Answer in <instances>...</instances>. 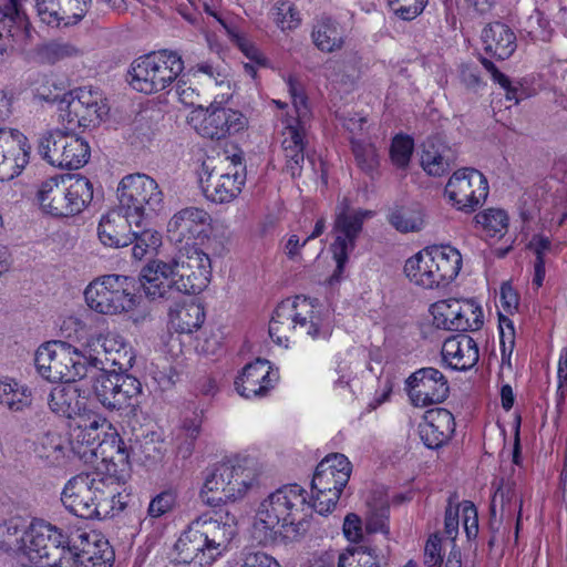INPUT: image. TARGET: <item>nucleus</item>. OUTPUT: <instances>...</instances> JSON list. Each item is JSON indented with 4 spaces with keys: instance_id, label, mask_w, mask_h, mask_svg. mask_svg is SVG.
<instances>
[{
    "instance_id": "obj_1",
    "label": "nucleus",
    "mask_w": 567,
    "mask_h": 567,
    "mask_svg": "<svg viewBox=\"0 0 567 567\" xmlns=\"http://www.w3.org/2000/svg\"><path fill=\"white\" fill-rule=\"evenodd\" d=\"M313 511V503L303 487L284 485L259 503L251 535L265 547L286 546L306 535Z\"/></svg>"
},
{
    "instance_id": "obj_2",
    "label": "nucleus",
    "mask_w": 567,
    "mask_h": 567,
    "mask_svg": "<svg viewBox=\"0 0 567 567\" xmlns=\"http://www.w3.org/2000/svg\"><path fill=\"white\" fill-rule=\"evenodd\" d=\"M212 278V260L196 246L181 248L169 260L150 261L142 270V287L151 299L164 298L175 289L186 295L205 290Z\"/></svg>"
},
{
    "instance_id": "obj_3",
    "label": "nucleus",
    "mask_w": 567,
    "mask_h": 567,
    "mask_svg": "<svg viewBox=\"0 0 567 567\" xmlns=\"http://www.w3.org/2000/svg\"><path fill=\"white\" fill-rule=\"evenodd\" d=\"M123 484L118 476L102 471L79 474L65 484L61 501L78 517L105 519L124 509Z\"/></svg>"
},
{
    "instance_id": "obj_4",
    "label": "nucleus",
    "mask_w": 567,
    "mask_h": 567,
    "mask_svg": "<svg viewBox=\"0 0 567 567\" xmlns=\"http://www.w3.org/2000/svg\"><path fill=\"white\" fill-rule=\"evenodd\" d=\"M237 535V519L229 512L204 514L194 519L179 536L175 550L179 561L210 566L228 550Z\"/></svg>"
},
{
    "instance_id": "obj_5",
    "label": "nucleus",
    "mask_w": 567,
    "mask_h": 567,
    "mask_svg": "<svg viewBox=\"0 0 567 567\" xmlns=\"http://www.w3.org/2000/svg\"><path fill=\"white\" fill-rule=\"evenodd\" d=\"M259 468L251 457H237L208 468L199 497L208 506H220L244 498L258 482Z\"/></svg>"
},
{
    "instance_id": "obj_6",
    "label": "nucleus",
    "mask_w": 567,
    "mask_h": 567,
    "mask_svg": "<svg viewBox=\"0 0 567 567\" xmlns=\"http://www.w3.org/2000/svg\"><path fill=\"white\" fill-rule=\"evenodd\" d=\"M300 331L313 340H327L332 332L328 313L306 297L284 301L269 322V336L279 346L288 347L293 332Z\"/></svg>"
},
{
    "instance_id": "obj_7",
    "label": "nucleus",
    "mask_w": 567,
    "mask_h": 567,
    "mask_svg": "<svg viewBox=\"0 0 567 567\" xmlns=\"http://www.w3.org/2000/svg\"><path fill=\"white\" fill-rule=\"evenodd\" d=\"M56 527L17 516L0 523V550L21 555L37 567H49Z\"/></svg>"
},
{
    "instance_id": "obj_8",
    "label": "nucleus",
    "mask_w": 567,
    "mask_h": 567,
    "mask_svg": "<svg viewBox=\"0 0 567 567\" xmlns=\"http://www.w3.org/2000/svg\"><path fill=\"white\" fill-rule=\"evenodd\" d=\"M120 443V436L112 423L92 410L70 424L71 452L85 463H93L99 457L103 461L113 458V451L123 458L124 449Z\"/></svg>"
},
{
    "instance_id": "obj_9",
    "label": "nucleus",
    "mask_w": 567,
    "mask_h": 567,
    "mask_svg": "<svg viewBox=\"0 0 567 567\" xmlns=\"http://www.w3.org/2000/svg\"><path fill=\"white\" fill-rule=\"evenodd\" d=\"M93 198V185L82 175H55L41 182L35 193L40 210L54 218L81 214Z\"/></svg>"
},
{
    "instance_id": "obj_10",
    "label": "nucleus",
    "mask_w": 567,
    "mask_h": 567,
    "mask_svg": "<svg viewBox=\"0 0 567 567\" xmlns=\"http://www.w3.org/2000/svg\"><path fill=\"white\" fill-rule=\"evenodd\" d=\"M49 567H110L114 551L104 536L95 530H76L64 536L56 528Z\"/></svg>"
},
{
    "instance_id": "obj_11",
    "label": "nucleus",
    "mask_w": 567,
    "mask_h": 567,
    "mask_svg": "<svg viewBox=\"0 0 567 567\" xmlns=\"http://www.w3.org/2000/svg\"><path fill=\"white\" fill-rule=\"evenodd\" d=\"M462 267V256L449 245L432 246L410 257L404 274L411 282L425 289L446 285L456 278Z\"/></svg>"
},
{
    "instance_id": "obj_12",
    "label": "nucleus",
    "mask_w": 567,
    "mask_h": 567,
    "mask_svg": "<svg viewBox=\"0 0 567 567\" xmlns=\"http://www.w3.org/2000/svg\"><path fill=\"white\" fill-rule=\"evenodd\" d=\"M87 307L104 316H130L141 302L133 280L122 275H105L92 280L84 290Z\"/></svg>"
},
{
    "instance_id": "obj_13",
    "label": "nucleus",
    "mask_w": 567,
    "mask_h": 567,
    "mask_svg": "<svg viewBox=\"0 0 567 567\" xmlns=\"http://www.w3.org/2000/svg\"><path fill=\"white\" fill-rule=\"evenodd\" d=\"M184 70L181 54L159 50L135 59L130 68V85L133 90L154 94L168 87Z\"/></svg>"
},
{
    "instance_id": "obj_14",
    "label": "nucleus",
    "mask_w": 567,
    "mask_h": 567,
    "mask_svg": "<svg viewBox=\"0 0 567 567\" xmlns=\"http://www.w3.org/2000/svg\"><path fill=\"white\" fill-rule=\"evenodd\" d=\"M38 373L50 382L75 381L87 375L84 349L78 350L64 341L41 344L34 354Z\"/></svg>"
},
{
    "instance_id": "obj_15",
    "label": "nucleus",
    "mask_w": 567,
    "mask_h": 567,
    "mask_svg": "<svg viewBox=\"0 0 567 567\" xmlns=\"http://www.w3.org/2000/svg\"><path fill=\"white\" fill-rule=\"evenodd\" d=\"M351 463L343 454L326 456L317 466L311 481V501L320 515L331 513L349 482Z\"/></svg>"
},
{
    "instance_id": "obj_16",
    "label": "nucleus",
    "mask_w": 567,
    "mask_h": 567,
    "mask_svg": "<svg viewBox=\"0 0 567 567\" xmlns=\"http://www.w3.org/2000/svg\"><path fill=\"white\" fill-rule=\"evenodd\" d=\"M118 206L133 217L135 227L141 228L144 220L163 204V192L157 182L145 174H132L122 178L117 186Z\"/></svg>"
},
{
    "instance_id": "obj_17",
    "label": "nucleus",
    "mask_w": 567,
    "mask_h": 567,
    "mask_svg": "<svg viewBox=\"0 0 567 567\" xmlns=\"http://www.w3.org/2000/svg\"><path fill=\"white\" fill-rule=\"evenodd\" d=\"M58 112L64 130L74 131L97 125L109 113V107L99 90L78 87L63 95Z\"/></svg>"
},
{
    "instance_id": "obj_18",
    "label": "nucleus",
    "mask_w": 567,
    "mask_h": 567,
    "mask_svg": "<svg viewBox=\"0 0 567 567\" xmlns=\"http://www.w3.org/2000/svg\"><path fill=\"white\" fill-rule=\"evenodd\" d=\"M73 131L60 128L47 131L38 140V152L52 166L79 169L90 159L89 143Z\"/></svg>"
},
{
    "instance_id": "obj_19",
    "label": "nucleus",
    "mask_w": 567,
    "mask_h": 567,
    "mask_svg": "<svg viewBox=\"0 0 567 567\" xmlns=\"http://www.w3.org/2000/svg\"><path fill=\"white\" fill-rule=\"evenodd\" d=\"M296 117L286 118L282 131V151L287 159V167L292 176L299 175L305 161V148L308 143L307 132L310 121V109L303 94L297 92L296 83L288 82Z\"/></svg>"
},
{
    "instance_id": "obj_20",
    "label": "nucleus",
    "mask_w": 567,
    "mask_h": 567,
    "mask_svg": "<svg viewBox=\"0 0 567 567\" xmlns=\"http://www.w3.org/2000/svg\"><path fill=\"white\" fill-rule=\"evenodd\" d=\"M87 371L96 369L107 373V369L128 370L133 367L135 354L124 337L115 332L100 333L90 337L84 344Z\"/></svg>"
},
{
    "instance_id": "obj_21",
    "label": "nucleus",
    "mask_w": 567,
    "mask_h": 567,
    "mask_svg": "<svg viewBox=\"0 0 567 567\" xmlns=\"http://www.w3.org/2000/svg\"><path fill=\"white\" fill-rule=\"evenodd\" d=\"M373 215L372 210L351 207L347 199L338 204L332 227L333 243L331 244L338 274L342 272L349 255L354 250L364 221L372 218Z\"/></svg>"
},
{
    "instance_id": "obj_22",
    "label": "nucleus",
    "mask_w": 567,
    "mask_h": 567,
    "mask_svg": "<svg viewBox=\"0 0 567 567\" xmlns=\"http://www.w3.org/2000/svg\"><path fill=\"white\" fill-rule=\"evenodd\" d=\"M93 392L107 410H135L142 396V383L135 377L111 371L95 377Z\"/></svg>"
},
{
    "instance_id": "obj_23",
    "label": "nucleus",
    "mask_w": 567,
    "mask_h": 567,
    "mask_svg": "<svg viewBox=\"0 0 567 567\" xmlns=\"http://www.w3.org/2000/svg\"><path fill=\"white\" fill-rule=\"evenodd\" d=\"M188 123L203 137L223 140L243 131L248 121L239 111L212 103L192 111Z\"/></svg>"
},
{
    "instance_id": "obj_24",
    "label": "nucleus",
    "mask_w": 567,
    "mask_h": 567,
    "mask_svg": "<svg viewBox=\"0 0 567 567\" xmlns=\"http://www.w3.org/2000/svg\"><path fill=\"white\" fill-rule=\"evenodd\" d=\"M488 182L475 168H461L453 173L445 186L450 203L461 212L472 213L488 196Z\"/></svg>"
},
{
    "instance_id": "obj_25",
    "label": "nucleus",
    "mask_w": 567,
    "mask_h": 567,
    "mask_svg": "<svg viewBox=\"0 0 567 567\" xmlns=\"http://www.w3.org/2000/svg\"><path fill=\"white\" fill-rule=\"evenodd\" d=\"M199 185L207 200L215 204L230 203L241 193L245 175L233 164L226 168L203 164Z\"/></svg>"
},
{
    "instance_id": "obj_26",
    "label": "nucleus",
    "mask_w": 567,
    "mask_h": 567,
    "mask_svg": "<svg viewBox=\"0 0 567 567\" xmlns=\"http://www.w3.org/2000/svg\"><path fill=\"white\" fill-rule=\"evenodd\" d=\"M406 391L414 406L423 408L443 402L450 392L445 375L435 368H421L406 379Z\"/></svg>"
},
{
    "instance_id": "obj_27",
    "label": "nucleus",
    "mask_w": 567,
    "mask_h": 567,
    "mask_svg": "<svg viewBox=\"0 0 567 567\" xmlns=\"http://www.w3.org/2000/svg\"><path fill=\"white\" fill-rule=\"evenodd\" d=\"M31 146L18 130L0 128V182L21 174L30 159Z\"/></svg>"
},
{
    "instance_id": "obj_28",
    "label": "nucleus",
    "mask_w": 567,
    "mask_h": 567,
    "mask_svg": "<svg viewBox=\"0 0 567 567\" xmlns=\"http://www.w3.org/2000/svg\"><path fill=\"white\" fill-rule=\"evenodd\" d=\"M210 214L197 206L177 210L167 223V236L175 243H188L206 238L212 226Z\"/></svg>"
},
{
    "instance_id": "obj_29",
    "label": "nucleus",
    "mask_w": 567,
    "mask_h": 567,
    "mask_svg": "<svg viewBox=\"0 0 567 567\" xmlns=\"http://www.w3.org/2000/svg\"><path fill=\"white\" fill-rule=\"evenodd\" d=\"M279 377L268 360L257 359L244 367L235 380V389L246 399H260L266 396L275 386Z\"/></svg>"
},
{
    "instance_id": "obj_30",
    "label": "nucleus",
    "mask_w": 567,
    "mask_h": 567,
    "mask_svg": "<svg viewBox=\"0 0 567 567\" xmlns=\"http://www.w3.org/2000/svg\"><path fill=\"white\" fill-rule=\"evenodd\" d=\"M85 0H35L40 20L49 27H70L80 22L86 11Z\"/></svg>"
},
{
    "instance_id": "obj_31",
    "label": "nucleus",
    "mask_w": 567,
    "mask_h": 567,
    "mask_svg": "<svg viewBox=\"0 0 567 567\" xmlns=\"http://www.w3.org/2000/svg\"><path fill=\"white\" fill-rule=\"evenodd\" d=\"M74 381L53 386L47 396L49 410L59 417L75 420L87 412V398Z\"/></svg>"
},
{
    "instance_id": "obj_32",
    "label": "nucleus",
    "mask_w": 567,
    "mask_h": 567,
    "mask_svg": "<svg viewBox=\"0 0 567 567\" xmlns=\"http://www.w3.org/2000/svg\"><path fill=\"white\" fill-rule=\"evenodd\" d=\"M31 24L18 8L17 0L9 2L6 10L0 8V60L13 43L24 45L31 39Z\"/></svg>"
},
{
    "instance_id": "obj_33",
    "label": "nucleus",
    "mask_w": 567,
    "mask_h": 567,
    "mask_svg": "<svg viewBox=\"0 0 567 567\" xmlns=\"http://www.w3.org/2000/svg\"><path fill=\"white\" fill-rule=\"evenodd\" d=\"M455 431L453 414L443 408L426 411L419 424V434L429 449H437L445 444Z\"/></svg>"
},
{
    "instance_id": "obj_34",
    "label": "nucleus",
    "mask_w": 567,
    "mask_h": 567,
    "mask_svg": "<svg viewBox=\"0 0 567 567\" xmlns=\"http://www.w3.org/2000/svg\"><path fill=\"white\" fill-rule=\"evenodd\" d=\"M135 220L127 214L122 212L118 206L103 215L99 227L97 235L101 243L109 247L120 248L132 244V231Z\"/></svg>"
},
{
    "instance_id": "obj_35",
    "label": "nucleus",
    "mask_w": 567,
    "mask_h": 567,
    "mask_svg": "<svg viewBox=\"0 0 567 567\" xmlns=\"http://www.w3.org/2000/svg\"><path fill=\"white\" fill-rule=\"evenodd\" d=\"M442 358L454 370H470L480 358L477 343L467 334L452 336L442 346Z\"/></svg>"
},
{
    "instance_id": "obj_36",
    "label": "nucleus",
    "mask_w": 567,
    "mask_h": 567,
    "mask_svg": "<svg viewBox=\"0 0 567 567\" xmlns=\"http://www.w3.org/2000/svg\"><path fill=\"white\" fill-rule=\"evenodd\" d=\"M491 515L494 520L512 522L516 517V534L520 525L522 499L516 487L509 481H502L491 504Z\"/></svg>"
},
{
    "instance_id": "obj_37",
    "label": "nucleus",
    "mask_w": 567,
    "mask_h": 567,
    "mask_svg": "<svg viewBox=\"0 0 567 567\" xmlns=\"http://www.w3.org/2000/svg\"><path fill=\"white\" fill-rule=\"evenodd\" d=\"M481 40L486 53L497 59L509 58L516 50V35L502 22H494L482 30Z\"/></svg>"
},
{
    "instance_id": "obj_38",
    "label": "nucleus",
    "mask_w": 567,
    "mask_h": 567,
    "mask_svg": "<svg viewBox=\"0 0 567 567\" xmlns=\"http://www.w3.org/2000/svg\"><path fill=\"white\" fill-rule=\"evenodd\" d=\"M453 161L452 150L439 137H430L422 144L421 166L429 175H444L449 172Z\"/></svg>"
},
{
    "instance_id": "obj_39",
    "label": "nucleus",
    "mask_w": 567,
    "mask_h": 567,
    "mask_svg": "<svg viewBox=\"0 0 567 567\" xmlns=\"http://www.w3.org/2000/svg\"><path fill=\"white\" fill-rule=\"evenodd\" d=\"M70 452L69 440L54 431L42 434L34 446L35 455L52 466L64 464Z\"/></svg>"
},
{
    "instance_id": "obj_40",
    "label": "nucleus",
    "mask_w": 567,
    "mask_h": 567,
    "mask_svg": "<svg viewBox=\"0 0 567 567\" xmlns=\"http://www.w3.org/2000/svg\"><path fill=\"white\" fill-rule=\"evenodd\" d=\"M311 37L320 51L333 52L343 47L346 29L331 18H322L315 24Z\"/></svg>"
},
{
    "instance_id": "obj_41",
    "label": "nucleus",
    "mask_w": 567,
    "mask_h": 567,
    "mask_svg": "<svg viewBox=\"0 0 567 567\" xmlns=\"http://www.w3.org/2000/svg\"><path fill=\"white\" fill-rule=\"evenodd\" d=\"M33 393L28 384L14 379L0 380V404L12 412H21L32 405Z\"/></svg>"
},
{
    "instance_id": "obj_42",
    "label": "nucleus",
    "mask_w": 567,
    "mask_h": 567,
    "mask_svg": "<svg viewBox=\"0 0 567 567\" xmlns=\"http://www.w3.org/2000/svg\"><path fill=\"white\" fill-rule=\"evenodd\" d=\"M205 320V311L200 303L190 301L178 305L169 313V322L178 333L189 334L199 329Z\"/></svg>"
},
{
    "instance_id": "obj_43",
    "label": "nucleus",
    "mask_w": 567,
    "mask_h": 567,
    "mask_svg": "<svg viewBox=\"0 0 567 567\" xmlns=\"http://www.w3.org/2000/svg\"><path fill=\"white\" fill-rule=\"evenodd\" d=\"M433 323L439 329L461 331L462 300L444 299L433 303L430 308Z\"/></svg>"
},
{
    "instance_id": "obj_44",
    "label": "nucleus",
    "mask_w": 567,
    "mask_h": 567,
    "mask_svg": "<svg viewBox=\"0 0 567 567\" xmlns=\"http://www.w3.org/2000/svg\"><path fill=\"white\" fill-rule=\"evenodd\" d=\"M474 221L486 236L502 238L507 233L509 217L502 208H487L477 213Z\"/></svg>"
},
{
    "instance_id": "obj_45",
    "label": "nucleus",
    "mask_w": 567,
    "mask_h": 567,
    "mask_svg": "<svg viewBox=\"0 0 567 567\" xmlns=\"http://www.w3.org/2000/svg\"><path fill=\"white\" fill-rule=\"evenodd\" d=\"M271 18L284 32L292 31L301 23L300 12L289 0H278L271 8Z\"/></svg>"
},
{
    "instance_id": "obj_46",
    "label": "nucleus",
    "mask_w": 567,
    "mask_h": 567,
    "mask_svg": "<svg viewBox=\"0 0 567 567\" xmlns=\"http://www.w3.org/2000/svg\"><path fill=\"white\" fill-rule=\"evenodd\" d=\"M389 223L400 233L419 231L424 226V216L420 209L402 207L389 215Z\"/></svg>"
},
{
    "instance_id": "obj_47",
    "label": "nucleus",
    "mask_w": 567,
    "mask_h": 567,
    "mask_svg": "<svg viewBox=\"0 0 567 567\" xmlns=\"http://www.w3.org/2000/svg\"><path fill=\"white\" fill-rule=\"evenodd\" d=\"M228 567H281V565L265 551L244 548L228 563Z\"/></svg>"
},
{
    "instance_id": "obj_48",
    "label": "nucleus",
    "mask_w": 567,
    "mask_h": 567,
    "mask_svg": "<svg viewBox=\"0 0 567 567\" xmlns=\"http://www.w3.org/2000/svg\"><path fill=\"white\" fill-rule=\"evenodd\" d=\"M132 255L135 259H143L148 252L155 251L162 244V236L153 229H141L132 231Z\"/></svg>"
},
{
    "instance_id": "obj_49",
    "label": "nucleus",
    "mask_w": 567,
    "mask_h": 567,
    "mask_svg": "<svg viewBox=\"0 0 567 567\" xmlns=\"http://www.w3.org/2000/svg\"><path fill=\"white\" fill-rule=\"evenodd\" d=\"M39 52L41 58L49 63L81 55V50L75 44L64 40L50 41L43 44Z\"/></svg>"
},
{
    "instance_id": "obj_50",
    "label": "nucleus",
    "mask_w": 567,
    "mask_h": 567,
    "mask_svg": "<svg viewBox=\"0 0 567 567\" xmlns=\"http://www.w3.org/2000/svg\"><path fill=\"white\" fill-rule=\"evenodd\" d=\"M230 40L239 48L244 55L258 66L266 68L268 60L256 44L243 32L236 28H226Z\"/></svg>"
},
{
    "instance_id": "obj_51",
    "label": "nucleus",
    "mask_w": 567,
    "mask_h": 567,
    "mask_svg": "<svg viewBox=\"0 0 567 567\" xmlns=\"http://www.w3.org/2000/svg\"><path fill=\"white\" fill-rule=\"evenodd\" d=\"M378 559L371 549L350 547L339 555L338 567H378Z\"/></svg>"
},
{
    "instance_id": "obj_52",
    "label": "nucleus",
    "mask_w": 567,
    "mask_h": 567,
    "mask_svg": "<svg viewBox=\"0 0 567 567\" xmlns=\"http://www.w3.org/2000/svg\"><path fill=\"white\" fill-rule=\"evenodd\" d=\"M200 432V420L196 415L192 419L184 420L179 432L176 436L178 453L184 457H188L193 451L194 442Z\"/></svg>"
},
{
    "instance_id": "obj_53",
    "label": "nucleus",
    "mask_w": 567,
    "mask_h": 567,
    "mask_svg": "<svg viewBox=\"0 0 567 567\" xmlns=\"http://www.w3.org/2000/svg\"><path fill=\"white\" fill-rule=\"evenodd\" d=\"M352 151L359 167L367 172L372 173L378 164V154L375 147L371 143L352 141Z\"/></svg>"
},
{
    "instance_id": "obj_54",
    "label": "nucleus",
    "mask_w": 567,
    "mask_h": 567,
    "mask_svg": "<svg viewBox=\"0 0 567 567\" xmlns=\"http://www.w3.org/2000/svg\"><path fill=\"white\" fill-rule=\"evenodd\" d=\"M414 148L413 140L409 136L398 135L391 145V159L398 167H405Z\"/></svg>"
},
{
    "instance_id": "obj_55",
    "label": "nucleus",
    "mask_w": 567,
    "mask_h": 567,
    "mask_svg": "<svg viewBox=\"0 0 567 567\" xmlns=\"http://www.w3.org/2000/svg\"><path fill=\"white\" fill-rule=\"evenodd\" d=\"M393 12L402 20H413L422 13L427 0H388Z\"/></svg>"
},
{
    "instance_id": "obj_56",
    "label": "nucleus",
    "mask_w": 567,
    "mask_h": 567,
    "mask_svg": "<svg viewBox=\"0 0 567 567\" xmlns=\"http://www.w3.org/2000/svg\"><path fill=\"white\" fill-rule=\"evenodd\" d=\"M177 495L174 491H164L151 501L147 513L153 518L162 517L175 507Z\"/></svg>"
},
{
    "instance_id": "obj_57",
    "label": "nucleus",
    "mask_w": 567,
    "mask_h": 567,
    "mask_svg": "<svg viewBox=\"0 0 567 567\" xmlns=\"http://www.w3.org/2000/svg\"><path fill=\"white\" fill-rule=\"evenodd\" d=\"M462 321L461 331L478 330L483 324L482 308L473 300H462Z\"/></svg>"
},
{
    "instance_id": "obj_58",
    "label": "nucleus",
    "mask_w": 567,
    "mask_h": 567,
    "mask_svg": "<svg viewBox=\"0 0 567 567\" xmlns=\"http://www.w3.org/2000/svg\"><path fill=\"white\" fill-rule=\"evenodd\" d=\"M389 507L381 504L379 507L371 508L365 518V529L368 533H389Z\"/></svg>"
},
{
    "instance_id": "obj_59",
    "label": "nucleus",
    "mask_w": 567,
    "mask_h": 567,
    "mask_svg": "<svg viewBox=\"0 0 567 567\" xmlns=\"http://www.w3.org/2000/svg\"><path fill=\"white\" fill-rule=\"evenodd\" d=\"M549 22L542 12L535 11L527 20L526 30L534 40L546 41L549 35Z\"/></svg>"
},
{
    "instance_id": "obj_60",
    "label": "nucleus",
    "mask_w": 567,
    "mask_h": 567,
    "mask_svg": "<svg viewBox=\"0 0 567 567\" xmlns=\"http://www.w3.org/2000/svg\"><path fill=\"white\" fill-rule=\"evenodd\" d=\"M443 563L441 538L431 536L424 547V565L426 567H441Z\"/></svg>"
},
{
    "instance_id": "obj_61",
    "label": "nucleus",
    "mask_w": 567,
    "mask_h": 567,
    "mask_svg": "<svg viewBox=\"0 0 567 567\" xmlns=\"http://www.w3.org/2000/svg\"><path fill=\"white\" fill-rule=\"evenodd\" d=\"M219 346V339L217 336L204 331L196 338L195 350L198 353L210 355L217 352Z\"/></svg>"
},
{
    "instance_id": "obj_62",
    "label": "nucleus",
    "mask_w": 567,
    "mask_h": 567,
    "mask_svg": "<svg viewBox=\"0 0 567 567\" xmlns=\"http://www.w3.org/2000/svg\"><path fill=\"white\" fill-rule=\"evenodd\" d=\"M499 300L502 308L507 313H513L518 308V295L509 282H504L501 286Z\"/></svg>"
},
{
    "instance_id": "obj_63",
    "label": "nucleus",
    "mask_w": 567,
    "mask_h": 567,
    "mask_svg": "<svg viewBox=\"0 0 567 567\" xmlns=\"http://www.w3.org/2000/svg\"><path fill=\"white\" fill-rule=\"evenodd\" d=\"M343 534L350 542H358L362 537L361 519L355 514H348L343 522Z\"/></svg>"
},
{
    "instance_id": "obj_64",
    "label": "nucleus",
    "mask_w": 567,
    "mask_h": 567,
    "mask_svg": "<svg viewBox=\"0 0 567 567\" xmlns=\"http://www.w3.org/2000/svg\"><path fill=\"white\" fill-rule=\"evenodd\" d=\"M336 554L332 550H326L313 554L303 567H334Z\"/></svg>"
}]
</instances>
